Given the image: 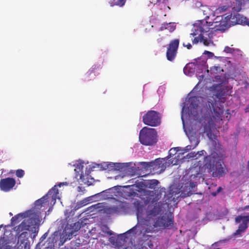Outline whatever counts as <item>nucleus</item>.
I'll return each instance as SVG.
<instances>
[{
	"label": "nucleus",
	"instance_id": "f257e3e1",
	"mask_svg": "<svg viewBox=\"0 0 249 249\" xmlns=\"http://www.w3.org/2000/svg\"><path fill=\"white\" fill-rule=\"evenodd\" d=\"M40 213L34 209L27 210L13 216L11 219L12 225H15L21 220L23 221L16 227V231L20 236L27 233L31 226L38 225L40 222Z\"/></svg>",
	"mask_w": 249,
	"mask_h": 249
},
{
	"label": "nucleus",
	"instance_id": "f03ea898",
	"mask_svg": "<svg viewBox=\"0 0 249 249\" xmlns=\"http://www.w3.org/2000/svg\"><path fill=\"white\" fill-rule=\"evenodd\" d=\"M222 159L219 154L216 152L206 156L204 159V165L212 173V176L214 178H220L225 176L226 171L222 166Z\"/></svg>",
	"mask_w": 249,
	"mask_h": 249
},
{
	"label": "nucleus",
	"instance_id": "7ed1b4c3",
	"mask_svg": "<svg viewBox=\"0 0 249 249\" xmlns=\"http://www.w3.org/2000/svg\"><path fill=\"white\" fill-rule=\"evenodd\" d=\"M219 18V17H217L215 19L217 20L214 22L215 23L219 22V24H216L214 27L216 30L225 31L231 26L242 24L246 19V17H244L238 13H231L227 16H222L219 20H218Z\"/></svg>",
	"mask_w": 249,
	"mask_h": 249
},
{
	"label": "nucleus",
	"instance_id": "20e7f679",
	"mask_svg": "<svg viewBox=\"0 0 249 249\" xmlns=\"http://www.w3.org/2000/svg\"><path fill=\"white\" fill-rule=\"evenodd\" d=\"M157 132L155 129L143 127L140 131L139 141L143 145H152L157 142Z\"/></svg>",
	"mask_w": 249,
	"mask_h": 249
},
{
	"label": "nucleus",
	"instance_id": "39448f33",
	"mask_svg": "<svg viewBox=\"0 0 249 249\" xmlns=\"http://www.w3.org/2000/svg\"><path fill=\"white\" fill-rule=\"evenodd\" d=\"M144 124L152 127L159 126L161 124V115L155 110H149L142 116Z\"/></svg>",
	"mask_w": 249,
	"mask_h": 249
},
{
	"label": "nucleus",
	"instance_id": "423d86ee",
	"mask_svg": "<svg viewBox=\"0 0 249 249\" xmlns=\"http://www.w3.org/2000/svg\"><path fill=\"white\" fill-rule=\"evenodd\" d=\"M196 186V182H191L189 180H184L182 179L178 186L176 188L174 187L173 188V190L174 189L177 190L176 191H173V193H175L176 195L180 193L182 197L189 196L192 194V189Z\"/></svg>",
	"mask_w": 249,
	"mask_h": 249
},
{
	"label": "nucleus",
	"instance_id": "0eeeda50",
	"mask_svg": "<svg viewBox=\"0 0 249 249\" xmlns=\"http://www.w3.org/2000/svg\"><path fill=\"white\" fill-rule=\"evenodd\" d=\"M58 194V190L57 186H53L44 196L38 199L35 202V205L37 207H41L47 203L49 205V202L53 201L55 203L57 196Z\"/></svg>",
	"mask_w": 249,
	"mask_h": 249
},
{
	"label": "nucleus",
	"instance_id": "6e6552de",
	"mask_svg": "<svg viewBox=\"0 0 249 249\" xmlns=\"http://www.w3.org/2000/svg\"><path fill=\"white\" fill-rule=\"evenodd\" d=\"M179 44V39H175L170 42L166 51V57L168 61H173L176 58Z\"/></svg>",
	"mask_w": 249,
	"mask_h": 249
},
{
	"label": "nucleus",
	"instance_id": "1a4fd4ad",
	"mask_svg": "<svg viewBox=\"0 0 249 249\" xmlns=\"http://www.w3.org/2000/svg\"><path fill=\"white\" fill-rule=\"evenodd\" d=\"M192 32L190 34V36H195L197 35H199L198 36L195 37L192 40L193 44H197L198 42H201L202 35L204 32H207V31L204 29L202 24H199L198 25H194Z\"/></svg>",
	"mask_w": 249,
	"mask_h": 249
},
{
	"label": "nucleus",
	"instance_id": "9d476101",
	"mask_svg": "<svg viewBox=\"0 0 249 249\" xmlns=\"http://www.w3.org/2000/svg\"><path fill=\"white\" fill-rule=\"evenodd\" d=\"M173 222L172 218L162 216L157 219L153 226L155 228H166L172 227L173 225Z\"/></svg>",
	"mask_w": 249,
	"mask_h": 249
},
{
	"label": "nucleus",
	"instance_id": "9b49d317",
	"mask_svg": "<svg viewBox=\"0 0 249 249\" xmlns=\"http://www.w3.org/2000/svg\"><path fill=\"white\" fill-rule=\"evenodd\" d=\"M16 180L13 178H6L0 180V189L3 192H9L16 185Z\"/></svg>",
	"mask_w": 249,
	"mask_h": 249
},
{
	"label": "nucleus",
	"instance_id": "f8f14e48",
	"mask_svg": "<svg viewBox=\"0 0 249 249\" xmlns=\"http://www.w3.org/2000/svg\"><path fill=\"white\" fill-rule=\"evenodd\" d=\"M176 25L174 23L170 22V23H163L161 24L160 31H162L164 30H167L169 32L172 33L176 29Z\"/></svg>",
	"mask_w": 249,
	"mask_h": 249
},
{
	"label": "nucleus",
	"instance_id": "ddd939ff",
	"mask_svg": "<svg viewBox=\"0 0 249 249\" xmlns=\"http://www.w3.org/2000/svg\"><path fill=\"white\" fill-rule=\"evenodd\" d=\"M236 223H239L242 221L241 224L248 226L249 223V213H248L247 215H238L235 218Z\"/></svg>",
	"mask_w": 249,
	"mask_h": 249
},
{
	"label": "nucleus",
	"instance_id": "4468645a",
	"mask_svg": "<svg viewBox=\"0 0 249 249\" xmlns=\"http://www.w3.org/2000/svg\"><path fill=\"white\" fill-rule=\"evenodd\" d=\"M96 69V66L94 68L92 67L86 73L85 75V79L86 81H90L93 80L95 77V74L94 71V70Z\"/></svg>",
	"mask_w": 249,
	"mask_h": 249
},
{
	"label": "nucleus",
	"instance_id": "2eb2a0df",
	"mask_svg": "<svg viewBox=\"0 0 249 249\" xmlns=\"http://www.w3.org/2000/svg\"><path fill=\"white\" fill-rule=\"evenodd\" d=\"M209 124L204 126V132L207 133V136L210 138V135L212 134V128L214 127V123L213 121H210L208 122Z\"/></svg>",
	"mask_w": 249,
	"mask_h": 249
},
{
	"label": "nucleus",
	"instance_id": "dca6fc26",
	"mask_svg": "<svg viewBox=\"0 0 249 249\" xmlns=\"http://www.w3.org/2000/svg\"><path fill=\"white\" fill-rule=\"evenodd\" d=\"M190 107L192 108L196 109L198 106L199 101L198 98L196 96H193L189 98Z\"/></svg>",
	"mask_w": 249,
	"mask_h": 249
},
{
	"label": "nucleus",
	"instance_id": "f3484780",
	"mask_svg": "<svg viewBox=\"0 0 249 249\" xmlns=\"http://www.w3.org/2000/svg\"><path fill=\"white\" fill-rule=\"evenodd\" d=\"M159 183V181L157 179H151L148 180L146 186L151 189H155L156 186Z\"/></svg>",
	"mask_w": 249,
	"mask_h": 249
},
{
	"label": "nucleus",
	"instance_id": "a211bd4d",
	"mask_svg": "<svg viewBox=\"0 0 249 249\" xmlns=\"http://www.w3.org/2000/svg\"><path fill=\"white\" fill-rule=\"evenodd\" d=\"M122 164L120 163H110L107 166V168L119 170L122 168Z\"/></svg>",
	"mask_w": 249,
	"mask_h": 249
},
{
	"label": "nucleus",
	"instance_id": "6ab92c4d",
	"mask_svg": "<svg viewBox=\"0 0 249 249\" xmlns=\"http://www.w3.org/2000/svg\"><path fill=\"white\" fill-rule=\"evenodd\" d=\"M248 226L240 224L239 226L238 229L235 231L234 234L235 235L240 234L241 233L245 232L246 229L248 228Z\"/></svg>",
	"mask_w": 249,
	"mask_h": 249
},
{
	"label": "nucleus",
	"instance_id": "aec40b11",
	"mask_svg": "<svg viewBox=\"0 0 249 249\" xmlns=\"http://www.w3.org/2000/svg\"><path fill=\"white\" fill-rule=\"evenodd\" d=\"M237 2L238 6L237 7H235L234 6L233 7V9L236 12H239L241 9V6L243 4H245V2L247 1H249V0H235Z\"/></svg>",
	"mask_w": 249,
	"mask_h": 249
},
{
	"label": "nucleus",
	"instance_id": "412c9836",
	"mask_svg": "<svg viewBox=\"0 0 249 249\" xmlns=\"http://www.w3.org/2000/svg\"><path fill=\"white\" fill-rule=\"evenodd\" d=\"M201 42L206 46H208L213 44V41L211 39L204 37L203 34L201 36Z\"/></svg>",
	"mask_w": 249,
	"mask_h": 249
},
{
	"label": "nucleus",
	"instance_id": "4be33fe9",
	"mask_svg": "<svg viewBox=\"0 0 249 249\" xmlns=\"http://www.w3.org/2000/svg\"><path fill=\"white\" fill-rule=\"evenodd\" d=\"M204 151V150H201L197 152L196 153L195 152H191L188 154V156H189V158H195L196 159H197L203 154Z\"/></svg>",
	"mask_w": 249,
	"mask_h": 249
},
{
	"label": "nucleus",
	"instance_id": "5701e85b",
	"mask_svg": "<svg viewBox=\"0 0 249 249\" xmlns=\"http://www.w3.org/2000/svg\"><path fill=\"white\" fill-rule=\"evenodd\" d=\"M224 94L222 93L221 91L217 92L216 94V98L220 101L222 103H224L226 101V98L224 97Z\"/></svg>",
	"mask_w": 249,
	"mask_h": 249
},
{
	"label": "nucleus",
	"instance_id": "b1692460",
	"mask_svg": "<svg viewBox=\"0 0 249 249\" xmlns=\"http://www.w3.org/2000/svg\"><path fill=\"white\" fill-rule=\"evenodd\" d=\"M136 228H137V226L133 227V228H132L131 229H130V230L127 231L126 232H125L124 234H123L122 235V236L124 237V238H126L127 235L128 234H130L131 233H132L133 234H136V232H135V230H136Z\"/></svg>",
	"mask_w": 249,
	"mask_h": 249
},
{
	"label": "nucleus",
	"instance_id": "393cba45",
	"mask_svg": "<svg viewBox=\"0 0 249 249\" xmlns=\"http://www.w3.org/2000/svg\"><path fill=\"white\" fill-rule=\"evenodd\" d=\"M105 212L107 214H112L116 212V208L115 207H108L106 208L104 210Z\"/></svg>",
	"mask_w": 249,
	"mask_h": 249
},
{
	"label": "nucleus",
	"instance_id": "a878e982",
	"mask_svg": "<svg viewBox=\"0 0 249 249\" xmlns=\"http://www.w3.org/2000/svg\"><path fill=\"white\" fill-rule=\"evenodd\" d=\"M211 104L212 106V108L213 109V112L215 113V116H213L214 119L215 120L216 118H217L218 119H219L221 117V115L222 114V112L221 111H216V109L214 108L212 103H211Z\"/></svg>",
	"mask_w": 249,
	"mask_h": 249
},
{
	"label": "nucleus",
	"instance_id": "bb28decb",
	"mask_svg": "<svg viewBox=\"0 0 249 249\" xmlns=\"http://www.w3.org/2000/svg\"><path fill=\"white\" fill-rule=\"evenodd\" d=\"M160 212V209L159 208H154L152 210L149 212V214L153 216H156L159 214Z\"/></svg>",
	"mask_w": 249,
	"mask_h": 249
},
{
	"label": "nucleus",
	"instance_id": "cd10ccee",
	"mask_svg": "<svg viewBox=\"0 0 249 249\" xmlns=\"http://www.w3.org/2000/svg\"><path fill=\"white\" fill-rule=\"evenodd\" d=\"M25 174L24 170L22 169H18L16 171V175L19 178H22Z\"/></svg>",
	"mask_w": 249,
	"mask_h": 249
},
{
	"label": "nucleus",
	"instance_id": "c85d7f7f",
	"mask_svg": "<svg viewBox=\"0 0 249 249\" xmlns=\"http://www.w3.org/2000/svg\"><path fill=\"white\" fill-rule=\"evenodd\" d=\"M125 2V0H113V3L115 5H119L120 6H123Z\"/></svg>",
	"mask_w": 249,
	"mask_h": 249
},
{
	"label": "nucleus",
	"instance_id": "c756f323",
	"mask_svg": "<svg viewBox=\"0 0 249 249\" xmlns=\"http://www.w3.org/2000/svg\"><path fill=\"white\" fill-rule=\"evenodd\" d=\"M224 51L226 53H233L234 52V49L229 46H226L224 48Z\"/></svg>",
	"mask_w": 249,
	"mask_h": 249
},
{
	"label": "nucleus",
	"instance_id": "7c9ffc66",
	"mask_svg": "<svg viewBox=\"0 0 249 249\" xmlns=\"http://www.w3.org/2000/svg\"><path fill=\"white\" fill-rule=\"evenodd\" d=\"M179 148L178 147H175L173 148H171L169 151V155L171 156L172 155H176L177 152L178 151Z\"/></svg>",
	"mask_w": 249,
	"mask_h": 249
},
{
	"label": "nucleus",
	"instance_id": "2f4dec72",
	"mask_svg": "<svg viewBox=\"0 0 249 249\" xmlns=\"http://www.w3.org/2000/svg\"><path fill=\"white\" fill-rule=\"evenodd\" d=\"M87 201L86 199H84V200L81 201L80 202H78L77 205H79L80 206L79 207L84 206L87 204Z\"/></svg>",
	"mask_w": 249,
	"mask_h": 249
},
{
	"label": "nucleus",
	"instance_id": "473e14b6",
	"mask_svg": "<svg viewBox=\"0 0 249 249\" xmlns=\"http://www.w3.org/2000/svg\"><path fill=\"white\" fill-rule=\"evenodd\" d=\"M109 242L113 245H115L116 243V239L113 236H111L109 238Z\"/></svg>",
	"mask_w": 249,
	"mask_h": 249
},
{
	"label": "nucleus",
	"instance_id": "72a5a7b5",
	"mask_svg": "<svg viewBox=\"0 0 249 249\" xmlns=\"http://www.w3.org/2000/svg\"><path fill=\"white\" fill-rule=\"evenodd\" d=\"M244 84L245 85L244 87L245 89H247L249 88V78H248L244 82Z\"/></svg>",
	"mask_w": 249,
	"mask_h": 249
},
{
	"label": "nucleus",
	"instance_id": "f704fd0d",
	"mask_svg": "<svg viewBox=\"0 0 249 249\" xmlns=\"http://www.w3.org/2000/svg\"><path fill=\"white\" fill-rule=\"evenodd\" d=\"M218 67H216V66H213V67H211L210 68L211 73L212 74L213 73V72H214L215 71H218Z\"/></svg>",
	"mask_w": 249,
	"mask_h": 249
},
{
	"label": "nucleus",
	"instance_id": "c9c22d12",
	"mask_svg": "<svg viewBox=\"0 0 249 249\" xmlns=\"http://www.w3.org/2000/svg\"><path fill=\"white\" fill-rule=\"evenodd\" d=\"M183 45L184 47H186L188 49H191L192 48V46L190 43H188L187 44H185V43H183Z\"/></svg>",
	"mask_w": 249,
	"mask_h": 249
},
{
	"label": "nucleus",
	"instance_id": "e433bc0d",
	"mask_svg": "<svg viewBox=\"0 0 249 249\" xmlns=\"http://www.w3.org/2000/svg\"><path fill=\"white\" fill-rule=\"evenodd\" d=\"M203 54H208L210 57H212L213 55V53L208 51H205Z\"/></svg>",
	"mask_w": 249,
	"mask_h": 249
},
{
	"label": "nucleus",
	"instance_id": "4c0bfd02",
	"mask_svg": "<svg viewBox=\"0 0 249 249\" xmlns=\"http://www.w3.org/2000/svg\"><path fill=\"white\" fill-rule=\"evenodd\" d=\"M242 24L247 25L249 26V20L247 18H246V19H245V21H244Z\"/></svg>",
	"mask_w": 249,
	"mask_h": 249
},
{
	"label": "nucleus",
	"instance_id": "58836bf2",
	"mask_svg": "<svg viewBox=\"0 0 249 249\" xmlns=\"http://www.w3.org/2000/svg\"><path fill=\"white\" fill-rule=\"evenodd\" d=\"M50 240L51 239V241L53 243H54L56 242V240L55 239V236L51 237L49 238Z\"/></svg>",
	"mask_w": 249,
	"mask_h": 249
},
{
	"label": "nucleus",
	"instance_id": "ea45409f",
	"mask_svg": "<svg viewBox=\"0 0 249 249\" xmlns=\"http://www.w3.org/2000/svg\"><path fill=\"white\" fill-rule=\"evenodd\" d=\"M105 233H106L107 234L111 235L113 234V232L111 231H106Z\"/></svg>",
	"mask_w": 249,
	"mask_h": 249
},
{
	"label": "nucleus",
	"instance_id": "a19ab883",
	"mask_svg": "<svg viewBox=\"0 0 249 249\" xmlns=\"http://www.w3.org/2000/svg\"><path fill=\"white\" fill-rule=\"evenodd\" d=\"M222 189V188L221 187H219L216 190L217 193H219L220 192H221Z\"/></svg>",
	"mask_w": 249,
	"mask_h": 249
},
{
	"label": "nucleus",
	"instance_id": "79ce46f5",
	"mask_svg": "<svg viewBox=\"0 0 249 249\" xmlns=\"http://www.w3.org/2000/svg\"><path fill=\"white\" fill-rule=\"evenodd\" d=\"M67 182H62V183H59L58 184V186L61 187V185H67Z\"/></svg>",
	"mask_w": 249,
	"mask_h": 249
},
{
	"label": "nucleus",
	"instance_id": "37998d69",
	"mask_svg": "<svg viewBox=\"0 0 249 249\" xmlns=\"http://www.w3.org/2000/svg\"><path fill=\"white\" fill-rule=\"evenodd\" d=\"M249 209V205L246 206L243 209V210H248Z\"/></svg>",
	"mask_w": 249,
	"mask_h": 249
},
{
	"label": "nucleus",
	"instance_id": "c03bdc74",
	"mask_svg": "<svg viewBox=\"0 0 249 249\" xmlns=\"http://www.w3.org/2000/svg\"><path fill=\"white\" fill-rule=\"evenodd\" d=\"M218 193H217V192H213L212 193V195L213 196H216L217 195Z\"/></svg>",
	"mask_w": 249,
	"mask_h": 249
},
{
	"label": "nucleus",
	"instance_id": "a18cd8bd",
	"mask_svg": "<svg viewBox=\"0 0 249 249\" xmlns=\"http://www.w3.org/2000/svg\"><path fill=\"white\" fill-rule=\"evenodd\" d=\"M47 233H45L41 237V239H42V240H43L44 239H45L46 238V234Z\"/></svg>",
	"mask_w": 249,
	"mask_h": 249
},
{
	"label": "nucleus",
	"instance_id": "49530a36",
	"mask_svg": "<svg viewBox=\"0 0 249 249\" xmlns=\"http://www.w3.org/2000/svg\"><path fill=\"white\" fill-rule=\"evenodd\" d=\"M187 69H188V68L187 67L184 68V73H186V71H187Z\"/></svg>",
	"mask_w": 249,
	"mask_h": 249
},
{
	"label": "nucleus",
	"instance_id": "de8ad7c7",
	"mask_svg": "<svg viewBox=\"0 0 249 249\" xmlns=\"http://www.w3.org/2000/svg\"><path fill=\"white\" fill-rule=\"evenodd\" d=\"M155 161H156V163H159V161H160V160L159 159H157V160H155Z\"/></svg>",
	"mask_w": 249,
	"mask_h": 249
},
{
	"label": "nucleus",
	"instance_id": "09e8293b",
	"mask_svg": "<svg viewBox=\"0 0 249 249\" xmlns=\"http://www.w3.org/2000/svg\"><path fill=\"white\" fill-rule=\"evenodd\" d=\"M142 164H144V165H145H145H146V166H147V165H148V164L147 162H142Z\"/></svg>",
	"mask_w": 249,
	"mask_h": 249
},
{
	"label": "nucleus",
	"instance_id": "8fccbe9b",
	"mask_svg": "<svg viewBox=\"0 0 249 249\" xmlns=\"http://www.w3.org/2000/svg\"><path fill=\"white\" fill-rule=\"evenodd\" d=\"M199 143V142L197 141L196 142V144H195V147H196V145H197V144H198Z\"/></svg>",
	"mask_w": 249,
	"mask_h": 249
}]
</instances>
